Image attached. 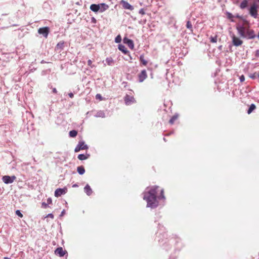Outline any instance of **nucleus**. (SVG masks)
<instances>
[{
	"label": "nucleus",
	"instance_id": "nucleus-1",
	"mask_svg": "<svg viewBox=\"0 0 259 259\" xmlns=\"http://www.w3.org/2000/svg\"><path fill=\"white\" fill-rule=\"evenodd\" d=\"M158 188V187L156 186L147 187L143 193V199L147 202V207L153 208L158 205V201L156 197V190Z\"/></svg>",
	"mask_w": 259,
	"mask_h": 259
},
{
	"label": "nucleus",
	"instance_id": "nucleus-2",
	"mask_svg": "<svg viewBox=\"0 0 259 259\" xmlns=\"http://www.w3.org/2000/svg\"><path fill=\"white\" fill-rule=\"evenodd\" d=\"M236 28L239 35L243 38L252 39L255 36L254 31L247 26L238 25Z\"/></svg>",
	"mask_w": 259,
	"mask_h": 259
},
{
	"label": "nucleus",
	"instance_id": "nucleus-3",
	"mask_svg": "<svg viewBox=\"0 0 259 259\" xmlns=\"http://www.w3.org/2000/svg\"><path fill=\"white\" fill-rule=\"evenodd\" d=\"M258 8V6L255 4H252L250 8L249 9V13L251 16H252L254 18H256L257 17V9Z\"/></svg>",
	"mask_w": 259,
	"mask_h": 259
},
{
	"label": "nucleus",
	"instance_id": "nucleus-4",
	"mask_svg": "<svg viewBox=\"0 0 259 259\" xmlns=\"http://www.w3.org/2000/svg\"><path fill=\"white\" fill-rule=\"evenodd\" d=\"M16 179L15 176L11 177L9 176H4L2 178L3 181L7 184L12 183Z\"/></svg>",
	"mask_w": 259,
	"mask_h": 259
},
{
	"label": "nucleus",
	"instance_id": "nucleus-5",
	"mask_svg": "<svg viewBox=\"0 0 259 259\" xmlns=\"http://www.w3.org/2000/svg\"><path fill=\"white\" fill-rule=\"evenodd\" d=\"M87 149H88V146L84 144V142L83 141H79L75 147L74 151L75 152H78L80 150H86Z\"/></svg>",
	"mask_w": 259,
	"mask_h": 259
},
{
	"label": "nucleus",
	"instance_id": "nucleus-6",
	"mask_svg": "<svg viewBox=\"0 0 259 259\" xmlns=\"http://www.w3.org/2000/svg\"><path fill=\"white\" fill-rule=\"evenodd\" d=\"M38 32L40 34H42L46 38L47 37L49 32V28L48 27L40 28L38 30Z\"/></svg>",
	"mask_w": 259,
	"mask_h": 259
},
{
	"label": "nucleus",
	"instance_id": "nucleus-7",
	"mask_svg": "<svg viewBox=\"0 0 259 259\" xmlns=\"http://www.w3.org/2000/svg\"><path fill=\"white\" fill-rule=\"evenodd\" d=\"M121 4L123 8L124 9L130 10L131 11H133L134 9V7L125 1L122 0L121 1Z\"/></svg>",
	"mask_w": 259,
	"mask_h": 259
},
{
	"label": "nucleus",
	"instance_id": "nucleus-8",
	"mask_svg": "<svg viewBox=\"0 0 259 259\" xmlns=\"http://www.w3.org/2000/svg\"><path fill=\"white\" fill-rule=\"evenodd\" d=\"M232 42L234 46L238 47L241 46L242 44L243 41L238 37H237L234 35H233Z\"/></svg>",
	"mask_w": 259,
	"mask_h": 259
},
{
	"label": "nucleus",
	"instance_id": "nucleus-9",
	"mask_svg": "<svg viewBox=\"0 0 259 259\" xmlns=\"http://www.w3.org/2000/svg\"><path fill=\"white\" fill-rule=\"evenodd\" d=\"M124 101L125 104L127 105H131L135 102L134 98L133 96H130L127 95L124 97Z\"/></svg>",
	"mask_w": 259,
	"mask_h": 259
},
{
	"label": "nucleus",
	"instance_id": "nucleus-10",
	"mask_svg": "<svg viewBox=\"0 0 259 259\" xmlns=\"http://www.w3.org/2000/svg\"><path fill=\"white\" fill-rule=\"evenodd\" d=\"M67 189L66 188L61 189L58 188L55 191V196L57 197H58L62 195V194H64L66 193Z\"/></svg>",
	"mask_w": 259,
	"mask_h": 259
},
{
	"label": "nucleus",
	"instance_id": "nucleus-11",
	"mask_svg": "<svg viewBox=\"0 0 259 259\" xmlns=\"http://www.w3.org/2000/svg\"><path fill=\"white\" fill-rule=\"evenodd\" d=\"M138 77L139 82H143L147 77V72L146 70H142L141 72L139 74Z\"/></svg>",
	"mask_w": 259,
	"mask_h": 259
},
{
	"label": "nucleus",
	"instance_id": "nucleus-12",
	"mask_svg": "<svg viewBox=\"0 0 259 259\" xmlns=\"http://www.w3.org/2000/svg\"><path fill=\"white\" fill-rule=\"evenodd\" d=\"M123 41L125 44H126L130 49H133L134 48V42L132 39H128L126 38H124L123 39Z\"/></svg>",
	"mask_w": 259,
	"mask_h": 259
},
{
	"label": "nucleus",
	"instance_id": "nucleus-13",
	"mask_svg": "<svg viewBox=\"0 0 259 259\" xmlns=\"http://www.w3.org/2000/svg\"><path fill=\"white\" fill-rule=\"evenodd\" d=\"M99 12L103 13L109 8V6L105 3L99 4Z\"/></svg>",
	"mask_w": 259,
	"mask_h": 259
},
{
	"label": "nucleus",
	"instance_id": "nucleus-14",
	"mask_svg": "<svg viewBox=\"0 0 259 259\" xmlns=\"http://www.w3.org/2000/svg\"><path fill=\"white\" fill-rule=\"evenodd\" d=\"M55 253L62 257L65 254V251L63 250L62 247H58L56 249Z\"/></svg>",
	"mask_w": 259,
	"mask_h": 259
},
{
	"label": "nucleus",
	"instance_id": "nucleus-15",
	"mask_svg": "<svg viewBox=\"0 0 259 259\" xmlns=\"http://www.w3.org/2000/svg\"><path fill=\"white\" fill-rule=\"evenodd\" d=\"M90 9L92 11H93L95 13L99 12V10H100L99 4H92L90 6Z\"/></svg>",
	"mask_w": 259,
	"mask_h": 259
},
{
	"label": "nucleus",
	"instance_id": "nucleus-16",
	"mask_svg": "<svg viewBox=\"0 0 259 259\" xmlns=\"http://www.w3.org/2000/svg\"><path fill=\"white\" fill-rule=\"evenodd\" d=\"M84 191L88 196L91 195L92 193V190L88 184L84 187Z\"/></svg>",
	"mask_w": 259,
	"mask_h": 259
},
{
	"label": "nucleus",
	"instance_id": "nucleus-17",
	"mask_svg": "<svg viewBox=\"0 0 259 259\" xmlns=\"http://www.w3.org/2000/svg\"><path fill=\"white\" fill-rule=\"evenodd\" d=\"M118 49L123 52L124 54H126L128 52L125 47L122 45H118Z\"/></svg>",
	"mask_w": 259,
	"mask_h": 259
},
{
	"label": "nucleus",
	"instance_id": "nucleus-18",
	"mask_svg": "<svg viewBox=\"0 0 259 259\" xmlns=\"http://www.w3.org/2000/svg\"><path fill=\"white\" fill-rule=\"evenodd\" d=\"M248 6V1L247 0H243L240 5V8L241 9H244L246 8Z\"/></svg>",
	"mask_w": 259,
	"mask_h": 259
},
{
	"label": "nucleus",
	"instance_id": "nucleus-19",
	"mask_svg": "<svg viewBox=\"0 0 259 259\" xmlns=\"http://www.w3.org/2000/svg\"><path fill=\"white\" fill-rule=\"evenodd\" d=\"M77 171L80 175H83L85 172V169L83 166H80L77 168Z\"/></svg>",
	"mask_w": 259,
	"mask_h": 259
},
{
	"label": "nucleus",
	"instance_id": "nucleus-20",
	"mask_svg": "<svg viewBox=\"0 0 259 259\" xmlns=\"http://www.w3.org/2000/svg\"><path fill=\"white\" fill-rule=\"evenodd\" d=\"M64 41H60L59 42L57 45V46L56 47V50H62L63 47H64Z\"/></svg>",
	"mask_w": 259,
	"mask_h": 259
},
{
	"label": "nucleus",
	"instance_id": "nucleus-21",
	"mask_svg": "<svg viewBox=\"0 0 259 259\" xmlns=\"http://www.w3.org/2000/svg\"><path fill=\"white\" fill-rule=\"evenodd\" d=\"M90 156L89 154H88V155H85L84 154H79L78 155V158L80 160H85L89 158Z\"/></svg>",
	"mask_w": 259,
	"mask_h": 259
},
{
	"label": "nucleus",
	"instance_id": "nucleus-22",
	"mask_svg": "<svg viewBox=\"0 0 259 259\" xmlns=\"http://www.w3.org/2000/svg\"><path fill=\"white\" fill-rule=\"evenodd\" d=\"M140 61L142 63V64L144 66H146L147 64V61L145 60L144 57L143 55H141L140 57Z\"/></svg>",
	"mask_w": 259,
	"mask_h": 259
},
{
	"label": "nucleus",
	"instance_id": "nucleus-23",
	"mask_svg": "<svg viewBox=\"0 0 259 259\" xmlns=\"http://www.w3.org/2000/svg\"><path fill=\"white\" fill-rule=\"evenodd\" d=\"M97 117L104 118L105 117V113L102 111H98L95 115Z\"/></svg>",
	"mask_w": 259,
	"mask_h": 259
},
{
	"label": "nucleus",
	"instance_id": "nucleus-24",
	"mask_svg": "<svg viewBox=\"0 0 259 259\" xmlns=\"http://www.w3.org/2000/svg\"><path fill=\"white\" fill-rule=\"evenodd\" d=\"M69 136L70 137L74 138V137H75L77 136V132L75 130H72V131L69 132Z\"/></svg>",
	"mask_w": 259,
	"mask_h": 259
},
{
	"label": "nucleus",
	"instance_id": "nucleus-25",
	"mask_svg": "<svg viewBox=\"0 0 259 259\" xmlns=\"http://www.w3.org/2000/svg\"><path fill=\"white\" fill-rule=\"evenodd\" d=\"M255 109V105L253 104H252L250 106V107H249V109H248V110L247 111V113L248 114H250Z\"/></svg>",
	"mask_w": 259,
	"mask_h": 259
},
{
	"label": "nucleus",
	"instance_id": "nucleus-26",
	"mask_svg": "<svg viewBox=\"0 0 259 259\" xmlns=\"http://www.w3.org/2000/svg\"><path fill=\"white\" fill-rule=\"evenodd\" d=\"M186 27L188 29H189L191 32L193 31V27L190 21H188L186 24Z\"/></svg>",
	"mask_w": 259,
	"mask_h": 259
},
{
	"label": "nucleus",
	"instance_id": "nucleus-27",
	"mask_svg": "<svg viewBox=\"0 0 259 259\" xmlns=\"http://www.w3.org/2000/svg\"><path fill=\"white\" fill-rule=\"evenodd\" d=\"M209 38L210 42L212 43H215L217 41V35L214 36H211Z\"/></svg>",
	"mask_w": 259,
	"mask_h": 259
},
{
	"label": "nucleus",
	"instance_id": "nucleus-28",
	"mask_svg": "<svg viewBox=\"0 0 259 259\" xmlns=\"http://www.w3.org/2000/svg\"><path fill=\"white\" fill-rule=\"evenodd\" d=\"M106 62L108 65H112L113 63V59L111 58H107L106 59Z\"/></svg>",
	"mask_w": 259,
	"mask_h": 259
},
{
	"label": "nucleus",
	"instance_id": "nucleus-29",
	"mask_svg": "<svg viewBox=\"0 0 259 259\" xmlns=\"http://www.w3.org/2000/svg\"><path fill=\"white\" fill-rule=\"evenodd\" d=\"M178 116L177 115L173 116L171 119L169 120V123L170 124H173L174 121L177 119Z\"/></svg>",
	"mask_w": 259,
	"mask_h": 259
},
{
	"label": "nucleus",
	"instance_id": "nucleus-30",
	"mask_svg": "<svg viewBox=\"0 0 259 259\" xmlns=\"http://www.w3.org/2000/svg\"><path fill=\"white\" fill-rule=\"evenodd\" d=\"M164 191L163 189L161 190V194L158 197L159 199H164L165 197L163 194Z\"/></svg>",
	"mask_w": 259,
	"mask_h": 259
},
{
	"label": "nucleus",
	"instance_id": "nucleus-31",
	"mask_svg": "<svg viewBox=\"0 0 259 259\" xmlns=\"http://www.w3.org/2000/svg\"><path fill=\"white\" fill-rule=\"evenodd\" d=\"M16 214L20 218H22L23 217V214H22V213L20 212V211L19 210H17L16 211Z\"/></svg>",
	"mask_w": 259,
	"mask_h": 259
},
{
	"label": "nucleus",
	"instance_id": "nucleus-32",
	"mask_svg": "<svg viewBox=\"0 0 259 259\" xmlns=\"http://www.w3.org/2000/svg\"><path fill=\"white\" fill-rule=\"evenodd\" d=\"M121 37L119 35L117 36L115 39V41L117 43L120 42L121 41Z\"/></svg>",
	"mask_w": 259,
	"mask_h": 259
},
{
	"label": "nucleus",
	"instance_id": "nucleus-33",
	"mask_svg": "<svg viewBox=\"0 0 259 259\" xmlns=\"http://www.w3.org/2000/svg\"><path fill=\"white\" fill-rule=\"evenodd\" d=\"M88 65L91 68H93L94 67V66L92 65V61L91 60H89L88 61Z\"/></svg>",
	"mask_w": 259,
	"mask_h": 259
},
{
	"label": "nucleus",
	"instance_id": "nucleus-34",
	"mask_svg": "<svg viewBox=\"0 0 259 259\" xmlns=\"http://www.w3.org/2000/svg\"><path fill=\"white\" fill-rule=\"evenodd\" d=\"M96 98L97 99H99L100 100H102V96L100 94H97L96 96Z\"/></svg>",
	"mask_w": 259,
	"mask_h": 259
},
{
	"label": "nucleus",
	"instance_id": "nucleus-35",
	"mask_svg": "<svg viewBox=\"0 0 259 259\" xmlns=\"http://www.w3.org/2000/svg\"><path fill=\"white\" fill-rule=\"evenodd\" d=\"M139 13L142 15H144L145 14V11L143 9H141L140 10Z\"/></svg>",
	"mask_w": 259,
	"mask_h": 259
},
{
	"label": "nucleus",
	"instance_id": "nucleus-36",
	"mask_svg": "<svg viewBox=\"0 0 259 259\" xmlns=\"http://www.w3.org/2000/svg\"><path fill=\"white\" fill-rule=\"evenodd\" d=\"M240 80L241 82H243L245 80V77H244V75H241L240 77Z\"/></svg>",
	"mask_w": 259,
	"mask_h": 259
},
{
	"label": "nucleus",
	"instance_id": "nucleus-37",
	"mask_svg": "<svg viewBox=\"0 0 259 259\" xmlns=\"http://www.w3.org/2000/svg\"><path fill=\"white\" fill-rule=\"evenodd\" d=\"M47 217L50 218L51 219H53L54 218V215L52 213H49L47 215Z\"/></svg>",
	"mask_w": 259,
	"mask_h": 259
},
{
	"label": "nucleus",
	"instance_id": "nucleus-38",
	"mask_svg": "<svg viewBox=\"0 0 259 259\" xmlns=\"http://www.w3.org/2000/svg\"><path fill=\"white\" fill-rule=\"evenodd\" d=\"M65 213V210H63L60 215V217H63Z\"/></svg>",
	"mask_w": 259,
	"mask_h": 259
},
{
	"label": "nucleus",
	"instance_id": "nucleus-39",
	"mask_svg": "<svg viewBox=\"0 0 259 259\" xmlns=\"http://www.w3.org/2000/svg\"><path fill=\"white\" fill-rule=\"evenodd\" d=\"M68 95L70 98H72L74 97V95L72 93H70L68 94Z\"/></svg>",
	"mask_w": 259,
	"mask_h": 259
},
{
	"label": "nucleus",
	"instance_id": "nucleus-40",
	"mask_svg": "<svg viewBox=\"0 0 259 259\" xmlns=\"http://www.w3.org/2000/svg\"><path fill=\"white\" fill-rule=\"evenodd\" d=\"M53 92L55 94L57 93V90L56 88H53Z\"/></svg>",
	"mask_w": 259,
	"mask_h": 259
},
{
	"label": "nucleus",
	"instance_id": "nucleus-41",
	"mask_svg": "<svg viewBox=\"0 0 259 259\" xmlns=\"http://www.w3.org/2000/svg\"><path fill=\"white\" fill-rule=\"evenodd\" d=\"M47 202L48 203H51L52 202V200L51 198H48L47 199Z\"/></svg>",
	"mask_w": 259,
	"mask_h": 259
},
{
	"label": "nucleus",
	"instance_id": "nucleus-42",
	"mask_svg": "<svg viewBox=\"0 0 259 259\" xmlns=\"http://www.w3.org/2000/svg\"><path fill=\"white\" fill-rule=\"evenodd\" d=\"M4 259H11V258H9V257H5L4 258Z\"/></svg>",
	"mask_w": 259,
	"mask_h": 259
},
{
	"label": "nucleus",
	"instance_id": "nucleus-43",
	"mask_svg": "<svg viewBox=\"0 0 259 259\" xmlns=\"http://www.w3.org/2000/svg\"><path fill=\"white\" fill-rule=\"evenodd\" d=\"M77 185L76 184H74L73 185V187H76Z\"/></svg>",
	"mask_w": 259,
	"mask_h": 259
},
{
	"label": "nucleus",
	"instance_id": "nucleus-44",
	"mask_svg": "<svg viewBox=\"0 0 259 259\" xmlns=\"http://www.w3.org/2000/svg\"><path fill=\"white\" fill-rule=\"evenodd\" d=\"M231 17V14H229V18H230Z\"/></svg>",
	"mask_w": 259,
	"mask_h": 259
},
{
	"label": "nucleus",
	"instance_id": "nucleus-45",
	"mask_svg": "<svg viewBox=\"0 0 259 259\" xmlns=\"http://www.w3.org/2000/svg\"><path fill=\"white\" fill-rule=\"evenodd\" d=\"M231 17V14H229V18H230Z\"/></svg>",
	"mask_w": 259,
	"mask_h": 259
},
{
	"label": "nucleus",
	"instance_id": "nucleus-46",
	"mask_svg": "<svg viewBox=\"0 0 259 259\" xmlns=\"http://www.w3.org/2000/svg\"><path fill=\"white\" fill-rule=\"evenodd\" d=\"M42 204H43V205H45V206H46V205H47V204H45L44 203H42Z\"/></svg>",
	"mask_w": 259,
	"mask_h": 259
},
{
	"label": "nucleus",
	"instance_id": "nucleus-47",
	"mask_svg": "<svg viewBox=\"0 0 259 259\" xmlns=\"http://www.w3.org/2000/svg\"><path fill=\"white\" fill-rule=\"evenodd\" d=\"M163 140L165 141H166V139L164 138H163Z\"/></svg>",
	"mask_w": 259,
	"mask_h": 259
},
{
	"label": "nucleus",
	"instance_id": "nucleus-48",
	"mask_svg": "<svg viewBox=\"0 0 259 259\" xmlns=\"http://www.w3.org/2000/svg\"><path fill=\"white\" fill-rule=\"evenodd\" d=\"M258 2H259V0H257Z\"/></svg>",
	"mask_w": 259,
	"mask_h": 259
}]
</instances>
